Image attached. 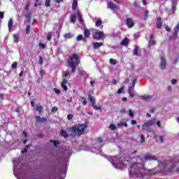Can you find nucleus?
<instances>
[{"mask_svg": "<svg viewBox=\"0 0 179 179\" xmlns=\"http://www.w3.org/2000/svg\"><path fill=\"white\" fill-rule=\"evenodd\" d=\"M67 64L69 68H71L72 73H75L76 72V68L80 64V60H79V56L76 54H73L67 61Z\"/></svg>", "mask_w": 179, "mask_h": 179, "instance_id": "obj_1", "label": "nucleus"}, {"mask_svg": "<svg viewBox=\"0 0 179 179\" xmlns=\"http://www.w3.org/2000/svg\"><path fill=\"white\" fill-rule=\"evenodd\" d=\"M130 176H137V177H142V171H143V164L141 163H134L130 166Z\"/></svg>", "mask_w": 179, "mask_h": 179, "instance_id": "obj_2", "label": "nucleus"}, {"mask_svg": "<svg viewBox=\"0 0 179 179\" xmlns=\"http://www.w3.org/2000/svg\"><path fill=\"white\" fill-rule=\"evenodd\" d=\"M86 128H87V124H79L73 126L71 129L73 134L77 135V136H80V135H83V134H85Z\"/></svg>", "mask_w": 179, "mask_h": 179, "instance_id": "obj_3", "label": "nucleus"}, {"mask_svg": "<svg viewBox=\"0 0 179 179\" xmlns=\"http://www.w3.org/2000/svg\"><path fill=\"white\" fill-rule=\"evenodd\" d=\"M108 160L113 164L115 169H118L119 166H124V161L121 158L115 156H111L108 158Z\"/></svg>", "mask_w": 179, "mask_h": 179, "instance_id": "obj_4", "label": "nucleus"}, {"mask_svg": "<svg viewBox=\"0 0 179 179\" xmlns=\"http://www.w3.org/2000/svg\"><path fill=\"white\" fill-rule=\"evenodd\" d=\"M179 31V21L178 23L176 24L175 28L173 29V36L169 37V41H173L174 40H177Z\"/></svg>", "mask_w": 179, "mask_h": 179, "instance_id": "obj_5", "label": "nucleus"}, {"mask_svg": "<svg viewBox=\"0 0 179 179\" xmlns=\"http://www.w3.org/2000/svg\"><path fill=\"white\" fill-rule=\"evenodd\" d=\"M90 101L92 103V106L94 110H101V107L100 106L96 105V99L92 95H89L88 97Z\"/></svg>", "mask_w": 179, "mask_h": 179, "instance_id": "obj_6", "label": "nucleus"}, {"mask_svg": "<svg viewBox=\"0 0 179 179\" xmlns=\"http://www.w3.org/2000/svg\"><path fill=\"white\" fill-rule=\"evenodd\" d=\"M167 65V62L166 61V58L164 56H161V64H160V69L162 71H164L166 69V66Z\"/></svg>", "mask_w": 179, "mask_h": 179, "instance_id": "obj_7", "label": "nucleus"}, {"mask_svg": "<svg viewBox=\"0 0 179 179\" xmlns=\"http://www.w3.org/2000/svg\"><path fill=\"white\" fill-rule=\"evenodd\" d=\"M126 24L129 29H132L134 26H135V22L132 18H127L126 19Z\"/></svg>", "mask_w": 179, "mask_h": 179, "instance_id": "obj_8", "label": "nucleus"}, {"mask_svg": "<svg viewBox=\"0 0 179 179\" xmlns=\"http://www.w3.org/2000/svg\"><path fill=\"white\" fill-rule=\"evenodd\" d=\"M103 36H104V34L101 31L94 32L93 34V38L94 40H100Z\"/></svg>", "mask_w": 179, "mask_h": 179, "instance_id": "obj_9", "label": "nucleus"}, {"mask_svg": "<svg viewBox=\"0 0 179 179\" xmlns=\"http://www.w3.org/2000/svg\"><path fill=\"white\" fill-rule=\"evenodd\" d=\"M154 124H155V121L148 120L143 124V129H145L146 128H149V127H152L154 125Z\"/></svg>", "mask_w": 179, "mask_h": 179, "instance_id": "obj_10", "label": "nucleus"}, {"mask_svg": "<svg viewBox=\"0 0 179 179\" xmlns=\"http://www.w3.org/2000/svg\"><path fill=\"white\" fill-rule=\"evenodd\" d=\"M35 120H36V122H39L40 124H44L45 122H47V118L41 117L38 115L35 116Z\"/></svg>", "mask_w": 179, "mask_h": 179, "instance_id": "obj_11", "label": "nucleus"}, {"mask_svg": "<svg viewBox=\"0 0 179 179\" xmlns=\"http://www.w3.org/2000/svg\"><path fill=\"white\" fill-rule=\"evenodd\" d=\"M156 26L157 29H162V27L163 26V21L161 17H158L157 19Z\"/></svg>", "mask_w": 179, "mask_h": 179, "instance_id": "obj_12", "label": "nucleus"}, {"mask_svg": "<svg viewBox=\"0 0 179 179\" xmlns=\"http://www.w3.org/2000/svg\"><path fill=\"white\" fill-rule=\"evenodd\" d=\"M103 45H104V44L101 42H95L93 43V48L97 50L100 48V47H103Z\"/></svg>", "mask_w": 179, "mask_h": 179, "instance_id": "obj_13", "label": "nucleus"}, {"mask_svg": "<svg viewBox=\"0 0 179 179\" xmlns=\"http://www.w3.org/2000/svg\"><path fill=\"white\" fill-rule=\"evenodd\" d=\"M66 83H68V80L64 78L62 80V83H61V86L62 87V89H64V90H65L66 92V90H68V87L66 85Z\"/></svg>", "mask_w": 179, "mask_h": 179, "instance_id": "obj_14", "label": "nucleus"}, {"mask_svg": "<svg viewBox=\"0 0 179 179\" xmlns=\"http://www.w3.org/2000/svg\"><path fill=\"white\" fill-rule=\"evenodd\" d=\"M145 160H157V158L155 155H146L144 157Z\"/></svg>", "mask_w": 179, "mask_h": 179, "instance_id": "obj_15", "label": "nucleus"}, {"mask_svg": "<svg viewBox=\"0 0 179 179\" xmlns=\"http://www.w3.org/2000/svg\"><path fill=\"white\" fill-rule=\"evenodd\" d=\"M108 5L110 9H111L112 10H115V9H117V5L113 3V1L109 2Z\"/></svg>", "mask_w": 179, "mask_h": 179, "instance_id": "obj_16", "label": "nucleus"}, {"mask_svg": "<svg viewBox=\"0 0 179 179\" xmlns=\"http://www.w3.org/2000/svg\"><path fill=\"white\" fill-rule=\"evenodd\" d=\"M84 36L87 38L90 36V31L87 28H84Z\"/></svg>", "mask_w": 179, "mask_h": 179, "instance_id": "obj_17", "label": "nucleus"}, {"mask_svg": "<svg viewBox=\"0 0 179 179\" xmlns=\"http://www.w3.org/2000/svg\"><path fill=\"white\" fill-rule=\"evenodd\" d=\"M140 97L143 100H150L151 99H153V96L152 95H141Z\"/></svg>", "mask_w": 179, "mask_h": 179, "instance_id": "obj_18", "label": "nucleus"}, {"mask_svg": "<svg viewBox=\"0 0 179 179\" xmlns=\"http://www.w3.org/2000/svg\"><path fill=\"white\" fill-rule=\"evenodd\" d=\"M60 135L61 136H63V138H69V135L68 134V133L66 131H65V130L64 129H61L60 131Z\"/></svg>", "mask_w": 179, "mask_h": 179, "instance_id": "obj_19", "label": "nucleus"}, {"mask_svg": "<svg viewBox=\"0 0 179 179\" xmlns=\"http://www.w3.org/2000/svg\"><path fill=\"white\" fill-rule=\"evenodd\" d=\"M25 17L28 22V23H30L31 20V12L28 11L27 13L25 15Z\"/></svg>", "mask_w": 179, "mask_h": 179, "instance_id": "obj_20", "label": "nucleus"}, {"mask_svg": "<svg viewBox=\"0 0 179 179\" xmlns=\"http://www.w3.org/2000/svg\"><path fill=\"white\" fill-rule=\"evenodd\" d=\"M72 9L73 10H76V9H78V0H73L72 3Z\"/></svg>", "mask_w": 179, "mask_h": 179, "instance_id": "obj_21", "label": "nucleus"}, {"mask_svg": "<svg viewBox=\"0 0 179 179\" xmlns=\"http://www.w3.org/2000/svg\"><path fill=\"white\" fill-rule=\"evenodd\" d=\"M129 43V41L128 40V38H124L121 42V45H128V43Z\"/></svg>", "mask_w": 179, "mask_h": 179, "instance_id": "obj_22", "label": "nucleus"}, {"mask_svg": "<svg viewBox=\"0 0 179 179\" xmlns=\"http://www.w3.org/2000/svg\"><path fill=\"white\" fill-rule=\"evenodd\" d=\"M128 92L130 97H135V94L134 93V89L132 87H129Z\"/></svg>", "mask_w": 179, "mask_h": 179, "instance_id": "obj_23", "label": "nucleus"}, {"mask_svg": "<svg viewBox=\"0 0 179 179\" xmlns=\"http://www.w3.org/2000/svg\"><path fill=\"white\" fill-rule=\"evenodd\" d=\"M77 16L79 22H80V23H83V18L82 17V13H80V11H77Z\"/></svg>", "mask_w": 179, "mask_h": 179, "instance_id": "obj_24", "label": "nucleus"}, {"mask_svg": "<svg viewBox=\"0 0 179 179\" xmlns=\"http://www.w3.org/2000/svg\"><path fill=\"white\" fill-rule=\"evenodd\" d=\"M13 26V20L10 19L8 23V27L9 30H12V27Z\"/></svg>", "mask_w": 179, "mask_h": 179, "instance_id": "obj_25", "label": "nucleus"}, {"mask_svg": "<svg viewBox=\"0 0 179 179\" xmlns=\"http://www.w3.org/2000/svg\"><path fill=\"white\" fill-rule=\"evenodd\" d=\"M148 16H149V10H146L143 13V20H148Z\"/></svg>", "mask_w": 179, "mask_h": 179, "instance_id": "obj_26", "label": "nucleus"}, {"mask_svg": "<svg viewBox=\"0 0 179 179\" xmlns=\"http://www.w3.org/2000/svg\"><path fill=\"white\" fill-rule=\"evenodd\" d=\"M71 22L76 23V15H71Z\"/></svg>", "mask_w": 179, "mask_h": 179, "instance_id": "obj_27", "label": "nucleus"}, {"mask_svg": "<svg viewBox=\"0 0 179 179\" xmlns=\"http://www.w3.org/2000/svg\"><path fill=\"white\" fill-rule=\"evenodd\" d=\"M36 110L38 111V113H43V106L36 105Z\"/></svg>", "mask_w": 179, "mask_h": 179, "instance_id": "obj_28", "label": "nucleus"}, {"mask_svg": "<svg viewBox=\"0 0 179 179\" xmlns=\"http://www.w3.org/2000/svg\"><path fill=\"white\" fill-rule=\"evenodd\" d=\"M45 6L50 8L51 6V0H45Z\"/></svg>", "mask_w": 179, "mask_h": 179, "instance_id": "obj_29", "label": "nucleus"}, {"mask_svg": "<svg viewBox=\"0 0 179 179\" xmlns=\"http://www.w3.org/2000/svg\"><path fill=\"white\" fill-rule=\"evenodd\" d=\"M138 52H139V47L136 46V48H134V52H133L134 55L138 56Z\"/></svg>", "mask_w": 179, "mask_h": 179, "instance_id": "obj_30", "label": "nucleus"}, {"mask_svg": "<svg viewBox=\"0 0 179 179\" xmlns=\"http://www.w3.org/2000/svg\"><path fill=\"white\" fill-rule=\"evenodd\" d=\"M101 24H103V21H101V20H98L95 22V26H96V27L101 26Z\"/></svg>", "mask_w": 179, "mask_h": 179, "instance_id": "obj_31", "label": "nucleus"}, {"mask_svg": "<svg viewBox=\"0 0 179 179\" xmlns=\"http://www.w3.org/2000/svg\"><path fill=\"white\" fill-rule=\"evenodd\" d=\"M13 40H14V43H19V35L14 34L13 35Z\"/></svg>", "mask_w": 179, "mask_h": 179, "instance_id": "obj_32", "label": "nucleus"}, {"mask_svg": "<svg viewBox=\"0 0 179 179\" xmlns=\"http://www.w3.org/2000/svg\"><path fill=\"white\" fill-rule=\"evenodd\" d=\"M64 38H72L73 36H72V34L71 33H66L64 35Z\"/></svg>", "mask_w": 179, "mask_h": 179, "instance_id": "obj_33", "label": "nucleus"}, {"mask_svg": "<svg viewBox=\"0 0 179 179\" xmlns=\"http://www.w3.org/2000/svg\"><path fill=\"white\" fill-rule=\"evenodd\" d=\"M148 44L150 47H152V45H156V41H155L153 39L150 40L148 42Z\"/></svg>", "mask_w": 179, "mask_h": 179, "instance_id": "obj_34", "label": "nucleus"}, {"mask_svg": "<svg viewBox=\"0 0 179 179\" xmlns=\"http://www.w3.org/2000/svg\"><path fill=\"white\" fill-rule=\"evenodd\" d=\"M124 90H125V87L122 86L118 90L117 94H121V93H124Z\"/></svg>", "mask_w": 179, "mask_h": 179, "instance_id": "obj_35", "label": "nucleus"}, {"mask_svg": "<svg viewBox=\"0 0 179 179\" xmlns=\"http://www.w3.org/2000/svg\"><path fill=\"white\" fill-rule=\"evenodd\" d=\"M109 128L110 129H112V131H115V129H117V127H115V124H110Z\"/></svg>", "mask_w": 179, "mask_h": 179, "instance_id": "obj_36", "label": "nucleus"}, {"mask_svg": "<svg viewBox=\"0 0 179 179\" xmlns=\"http://www.w3.org/2000/svg\"><path fill=\"white\" fill-rule=\"evenodd\" d=\"M76 40L77 41H82V40H83V35H78L76 37Z\"/></svg>", "mask_w": 179, "mask_h": 179, "instance_id": "obj_37", "label": "nucleus"}, {"mask_svg": "<svg viewBox=\"0 0 179 179\" xmlns=\"http://www.w3.org/2000/svg\"><path fill=\"white\" fill-rule=\"evenodd\" d=\"M26 34H30V24L27 25Z\"/></svg>", "mask_w": 179, "mask_h": 179, "instance_id": "obj_38", "label": "nucleus"}, {"mask_svg": "<svg viewBox=\"0 0 179 179\" xmlns=\"http://www.w3.org/2000/svg\"><path fill=\"white\" fill-rule=\"evenodd\" d=\"M50 142H52L54 146H57V145H59V141L52 140V141H50Z\"/></svg>", "mask_w": 179, "mask_h": 179, "instance_id": "obj_39", "label": "nucleus"}, {"mask_svg": "<svg viewBox=\"0 0 179 179\" xmlns=\"http://www.w3.org/2000/svg\"><path fill=\"white\" fill-rule=\"evenodd\" d=\"M81 100H83V106H86V104H87V101H86V98L82 96V97H81Z\"/></svg>", "mask_w": 179, "mask_h": 179, "instance_id": "obj_40", "label": "nucleus"}, {"mask_svg": "<svg viewBox=\"0 0 179 179\" xmlns=\"http://www.w3.org/2000/svg\"><path fill=\"white\" fill-rule=\"evenodd\" d=\"M58 111V108L57 106H54L51 108V113H57Z\"/></svg>", "mask_w": 179, "mask_h": 179, "instance_id": "obj_41", "label": "nucleus"}, {"mask_svg": "<svg viewBox=\"0 0 179 179\" xmlns=\"http://www.w3.org/2000/svg\"><path fill=\"white\" fill-rule=\"evenodd\" d=\"M176 166L177 165H176V164H172V166H171V169H169V171H176Z\"/></svg>", "mask_w": 179, "mask_h": 179, "instance_id": "obj_42", "label": "nucleus"}, {"mask_svg": "<svg viewBox=\"0 0 179 179\" xmlns=\"http://www.w3.org/2000/svg\"><path fill=\"white\" fill-rule=\"evenodd\" d=\"M71 73H69V71H66L65 73L63 75V78H68Z\"/></svg>", "mask_w": 179, "mask_h": 179, "instance_id": "obj_43", "label": "nucleus"}, {"mask_svg": "<svg viewBox=\"0 0 179 179\" xmlns=\"http://www.w3.org/2000/svg\"><path fill=\"white\" fill-rule=\"evenodd\" d=\"M110 63L112 64V65H115V64H117V61L114 59H110Z\"/></svg>", "mask_w": 179, "mask_h": 179, "instance_id": "obj_44", "label": "nucleus"}, {"mask_svg": "<svg viewBox=\"0 0 179 179\" xmlns=\"http://www.w3.org/2000/svg\"><path fill=\"white\" fill-rule=\"evenodd\" d=\"M11 68L13 69H16V68H17V62H14L13 63L12 66H11Z\"/></svg>", "mask_w": 179, "mask_h": 179, "instance_id": "obj_45", "label": "nucleus"}, {"mask_svg": "<svg viewBox=\"0 0 179 179\" xmlns=\"http://www.w3.org/2000/svg\"><path fill=\"white\" fill-rule=\"evenodd\" d=\"M145 141V136L143 134H141V142L143 143Z\"/></svg>", "mask_w": 179, "mask_h": 179, "instance_id": "obj_46", "label": "nucleus"}, {"mask_svg": "<svg viewBox=\"0 0 179 179\" xmlns=\"http://www.w3.org/2000/svg\"><path fill=\"white\" fill-rule=\"evenodd\" d=\"M78 75L83 76V75H85V71L83 70H78Z\"/></svg>", "mask_w": 179, "mask_h": 179, "instance_id": "obj_47", "label": "nucleus"}, {"mask_svg": "<svg viewBox=\"0 0 179 179\" xmlns=\"http://www.w3.org/2000/svg\"><path fill=\"white\" fill-rule=\"evenodd\" d=\"M29 8H30V2H28L25 6V10H27V12H29Z\"/></svg>", "mask_w": 179, "mask_h": 179, "instance_id": "obj_48", "label": "nucleus"}, {"mask_svg": "<svg viewBox=\"0 0 179 179\" xmlns=\"http://www.w3.org/2000/svg\"><path fill=\"white\" fill-rule=\"evenodd\" d=\"M73 118V115H72V114H69V115H67V119L69 120H72Z\"/></svg>", "mask_w": 179, "mask_h": 179, "instance_id": "obj_49", "label": "nucleus"}, {"mask_svg": "<svg viewBox=\"0 0 179 179\" xmlns=\"http://www.w3.org/2000/svg\"><path fill=\"white\" fill-rule=\"evenodd\" d=\"M159 141L161 143H163V142H164V136H160Z\"/></svg>", "mask_w": 179, "mask_h": 179, "instance_id": "obj_50", "label": "nucleus"}, {"mask_svg": "<svg viewBox=\"0 0 179 179\" xmlns=\"http://www.w3.org/2000/svg\"><path fill=\"white\" fill-rule=\"evenodd\" d=\"M39 47H41V48H42V50H44V48H45V44L41 43H39Z\"/></svg>", "mask_w": 179, "mask_h": 179, "instance_id": "obj_51", "label": "nucleus"}, {"mask_svg": "<svg viewBox=\"0 0 179 179\" xmlns=\"http://www.w3.org/2000/svg\"><path fill=\"white\" fill-rule=\"evenodd\" d=\"M39 64L40 65H43V64H44V59L41 57L39 58Z\"/></svg>", "mask_w": 179, "mask_h": 179, "instance_id": "obj_52", "label": "nucleus"}, {"mask_svg": "<svg viewBox=\"0 0 179 179\" xmlns=\"http://www.w3.org/2000/svg\"><path fill=\"white\" fill-rule=\"evenodd\" d=\"M129 117H134V112L131 109L129 110Z\"/></svg>", "mask_w": 179, "mask_h": 179, "instance_id": "obj_53", "label": "nucleus"}, {"mask_svg": "<svg viewBox=\"0 0 179 179\" xmlns=\"http://www.w3.org/2000/svg\"><path fill=\"white\" fill-rule=\"evenodd\" d=\"M97 142H99V143H103V138L101 137H99L97 139H96Z\"/></svg>", "mask_w": 179, "mask_h": 179, "instance_id": "obj_54", "label": "nucleus"}, {"mask_svg": "<svg viewBox=\"0 0 179 179\" xmlns=\"http://www.w3.org/2000/svg\"><path fill=\"white\" fill-rule=\"evenodd\" d=\"M165 30H166V31H171V29L169 28V27L168 25H166V26H165Z\"/></svg>", "mask_w": 179, "mask_h": 179, "instance_id": "obj_55", "label": "nucleus"}, {"mask_svg": "<svg viewBox=\"0 0 179 179\" xmlns=\"http://www.w3.org/2000/svg\"><path fill=\"white\" fill-rule=\"evenodd\" d=\"M54 90H55V92L57 94H59V93H61V90H59L57 89V88H55Z\"/></svg>", "mask_w": 179, "mask_h": 179, "instance_id": "obj_56", "label": "nucleus"}, {"mask_svg": "<svg viewBox=\"0 0 179 179\" xmlns=\"http://www.w3.org/2000/svg\"><path fill=\"white\" fill-rule=\"evenodd\" d=\"M136 83V79L134 80L132 86H131L129 87H132V89H134V87H135Z\"/></svg>", "mask_w": 179, "mask_h": 179, "instance_id": "obj_57", "label": "nucleus"}, {"mask_svg": "<svg viewBox=\"0 0 179 179\" xmlns=\"http://www.w3.org/2000/svg\"><path fill=\"white\" fill-rule=\"evenodd\" d=\"M4 13L2 11H0V19H3Z\"/></svg>", "mask_w": 179, "mask_h": 179, "instance_id": "obj_58", "label": "nucleus"}, {"mask_svg": "<svg viewBox=\"0 0 179 179\" xmlns=\"http://www.w3.org/2000/svg\"><path fill=\"white\" fill-rule=\"evenodd\" d=\"M1 100H5V95L3 94H0Z\"/></svg>", "mask_w": 179, "mask_h": 179, "instance_id": "obj_59", "label": "nucleus"}, {"mask_svg": "<svg viewBox=\"0 0 179 179\" xmlns=\"http://www.w3.org/2000/svg\"><path fill=\"white\" fill-rule=\"evenodd\" d=\"M47 40L48 41H50L51 40V34L47 35Z\"/></svg>", "mask_w": 179, "mask_h": 179, "instance_id": "obj_60", "label": "nucleus"}, {"mask_svg": "<svg viewBox=\"0 0 179 179\" xmlns=\"http://www.w3.org/2000/svg\"><path fill=\"white\" fill-rule=\"evenodd\" d=\"M45 74V73L43 71V70H41L40 71V75H41V76H44V75Z\"/></svg>", "mask_w": 179, "mask_h": 179, "instance_id": "obj_61", "label": "nucleus"}, {"mask_svg": "<svg viewBox=\"0 0 179 179\" xmlns=\"http://www.w3.org/2000/svg\"><path fill=\"white\" fill-rule=\"evenodd\" d=\"M131 125H135L136 124V120H131Z\"/></svg>", "mask_w": 179, "mask_h": 179, "instance_id": "obj_62", "label": "nucleus"}, {"mask_svg": "<svg viewBox=\"0 0 179 179\" xmlns=\"http://www.w3.org/2000/svg\"><path fill=\"white\" fill-rule=\"evenodd\" d=\"M38 138H43L44 136V134H43V133L38 134L37 135Z\"/></svg>", "mask_w": 179, "mask_h": 179, "instance_id": "obj_63", "label": "nucleus"}, {"mask_svg": "<svg viewBox=\"0 0 179 179\" xmlns=\"http://www.w3.org/2000/svg\"><path fill=\"white\" fill-rule=\"evenodd\" d=\"M21 153H27V148H24V150H22V151H21Z\"/></svg>", "mask_w": 179, "mask_h": 179, "instance_id": "obj_64", "label": "nucleus"}]
</instances>
